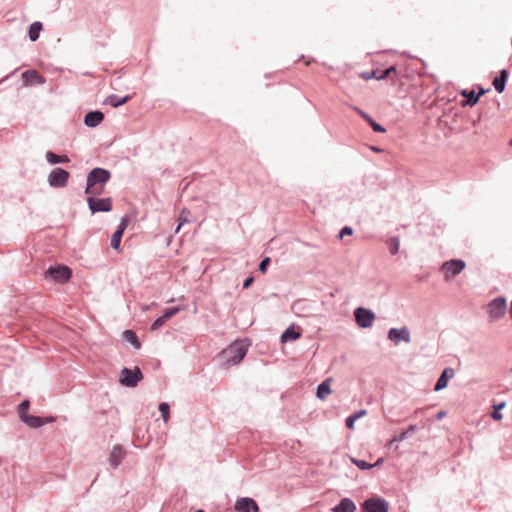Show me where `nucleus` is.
I'll return each instance as SVG.
<instances>
[{
	"label": "nucleus",
	"instance_id": "f257e3e1",
	"mask_svg": "<svg viewBox=\"0 0 512 512\" xmlns=\"http://www.w3.org/2000/svg\"><path fill=\"white\" fill-rule=\"evenodd\" d=\"M111 173L105 168H93L87 175L85 194L100 195L104 191L105 184L110 180Z\"/></svg>",
	"mask_w": 512,
	"mask_h": 512
},
{
	"label": "nucleus",
	"instance_id": "f03ea898",
	"mask_svg": "<svg viewBox=\"0 0 512 512\" xmlns=\"http://www.w3.org/2000/svg\"><path fill=\"white\" fill-rule=\"evenodd\" d=\"M249 344L243 341H235L221 352V358L225 366L230 367L239 364L248 352Z\"/></svg>",
	"mask_w": 512,
	"mask_h": 512
},
{
	"label": "nucleus",
	"instance_id": "7ed1b4c3",
	"mask_svg": "<svg viewBox=\"0 0 512 512\" xmlns=\"http://www.w3.org/2000/svg\"><path fill=\"white\" fill-rule=\"evenodd\" d=\"M143 379V374L139 367L129 369L124 367L121 371L119 382L125 387H135Z\"/></svg>",
	"mask_w": 512,
	"mask_h": 512
},
{
	"label": "nucleus",
	"instance_id": "20e7f679",
	"mask_svg": "<svg viewBox=\"0 0 512 512\" xmlns=\"http://www.w3.org/2000/svg\"><path fill=\"white\" fill-rule=\"evenodd\" d=\"M389 503L380 497H370L361 503V512H388Z\"/></svg>",
	"mask_w": 512,
	"mask_h": 512
},
{
	"label": "nucleus",
	"instance_id": "39448f33",
	"mask_svg": "<svg viewBox=\"0 0 512 512\" xmlns=\"http://www.w3.org/2000/svg\"><path fill=\"white\" fill-rule=\"evenodd\" d=\"M70 173L62 168H54L48 175L47 181L52 188H64L67 186Z\"/></svg>",
	"mask_w": 512,
	"mask_h": 512
},
{
	"label": "nucleus",
	"instance_id": "423d86ee",
	"mask_svg": "<svg viewBox=\"0 0 512 512\" xmlns=\"http://www.w3.org/2000/svg\"><path fill=\"white\" fill-rule=\"evenodd\" d=\"M96 195H89L87 204L92 214L98 212H109L112 210L111 198H95Z\"/></svg>",
	"mask_w": 512,
	"mask_h": 512
},
{
	"label": "nucleus",
	"instance_id": "0eeeda50",
	"mask_svg": "<svg viewBox=\"0 0 512 512\" xmlns=\"http://www.w3.org/2000/svg\"><path fill=\"white\" fill-rule=\"evenodd\" d=\"M47 275L54 281L64 284L70 280L72 271L69 267L64 265L50 266L47 270Z\"/></svg>",
	"mask_w": 512,
	"mask_h": 512
},
{
	"label": "nucleus",
	"instance_id": "6e6552de",
	"mask_svg": "<svg viewBox=\"0 0 512 512\" xmlns=\"http://www.w3.org/2000/svg\"><path fill=\"white\" fill-rule=\"evenodd\" d=\"M354 317L357 325L361 328H369L375 319V314L370 309L358 307L354 311Z\"/></svg>",
	"mask_w": 512,
	"mask_h": 512
},
{
	"label": "nucleus",
	"instance_id": "1a4fd4ad",
	"mask_svg": "<svg viewBox=\"0 0 512 512\" xmlns=\"http://www.w3.org/2000/svg\"><path fill=\"white\" fill-rule=\"evenodd\" d=\"M487 309H488V313L491 318L499 319L500 317H502L505 314V312L507 310L506 299L503 297H498V298L493 299L488 304Z\"/></svg>",
	"mask_w": 512,
	"mask_h": 512
},
{
	"label": "nucleus",
	"instance_id": "9d476101",
	"mask_svg": "<svg viewBox=\"0 0 512 512\" xmlns=\"http://www.w3.org/2000/svg\"><path fill=\"white\" fill-rule=\"evenodd\" d=\"M234 510L236 512H259L260 509L254 499L250 497H241L236 500Z\"/></svg>",
	"mask_w": 512,
	"mask_h": 512
},
{
	"label": "nucleus",
	"instance_id": "9b49d317",
	"mask_svg": "<svg viewBox=\"0 0 512 512\" xmlns=\"http://www.w3.org/2000/svg\"><path fill=\"white\" fill-rule=\"evenodd\" d=\"M397 69L396 66H390L384 70H373L370 72H362L360 74V77L364 80H370V79H377V80H384L389 78L392 74H396Z\"/></svg>",
	"mask_w": 512,
	"mask_h": 512
},
{
	"label": "nucleus",
	"instance_id": "f8f14e48",
	"mask_svg": "<svg viewBox=\"0 0 512 512\" xmlns=\"http://www.w3.org/2000/svg\"><path fill=\"white\" fill-rule=\"evenodd\" d=\"M22 80L24 86L30 85H43L46 82V79L43 75H41L37 70L31 69L26 70L22 73Z\"/></svg>",
	"mask_w": 512,
	"mask_h": 512
},
{
	"label": "nucleus",
	"instance_id": "ddd939ff",
	"mask_svg": "<svg viewBox=\"0 0 512 512\" xmlns=\"http://www.w3.org/2000/svg\"><path fill=\"white\" fill-rule=\"evenodd\" d=\"M388 339L395 344H398L400 341L409 343L411 341L410 331L407 327H402L401 329L391 328L388 331Z\"/></svg>",
	"mask_w": 512,
	"mask_h": 512
},
{
	"label": "nucleus",
	"instance_id": "4468645a",
	"mask_svg": "<svg viewBox=\"0 0 512 512\" xmlns=\"http://www.w3.org/2000/svg\"><path fill=\"white\" fill-rule=\"evenodd\" d=\"M126 451L122 445H115L109 456V463L113 468H117L124 460Z\"/></svg>",
	"mask_w": 512,
	"mask_h": 512
},
{
	"label": "nucleus",
	"instance_id": "2eb2a0df",
	"mask_svg": "<svg viewBox=\"0 0 512 512\" xmlns=\"http://www.w3.org/2000/svg\"><path fill=\"white\" fill-rule=\"evenodd\" d=\"M465 262L461 259H451L444 262L442 268L446 272H450L453 276L460 274L465 269Z\"/></svg>",
	"mask_w": 512,
	"mask_h": 512
},
{
	"label": "nucleus",
	"instance_id": "dca6fc26",
	"mask_svg": "<svg viewBox=\"0 0 512 512\" xmlns=\"http://www.w3.org/2000/svg\"><path fill=\"white\" fill-rule=\"evenodd\" d=\"M454 375H455V372H454L453 368H451V367L445 368L442 371L441 375L439 376V378L434 386V390L440 391V390L446 388L448 385L449 379L453 378Z\"/></svg>",
	"mask_w": 512,
	"mask_h": 512
},
{
	"label": "nucleus",
	"instance_id": "f3484780",
	"mask_svg": "<svg viewBox=\"0 0 512 512\" xmlns=\"http://www.w3.org/2000/svg\"><path fill=\"white\" fill-rule=\"evenodd\" d=\"M103 119H104V114L101 111H99V110L90 111V112L86 113V115L84 117V123L88 127H96L103 121Z\"/></svg>",
	"mask_w": 512,
	"mask_h": 512
},
{
	"label": "nucleus",
	"instance_id": "a211bd4d",
	"mask_svg": "<svg viewBox=\"0 0 512 512\" xmlns=\"http://www.w3.org/2000/svg\"><path fill=\"white\" fill-rule=\"evenodd\" d=\"M357 509L356 504L350 498H342L340 502L335 505L332 512H355Z\"/></svg>",
	"mask_w": 512,
	"mask_h": 512
},
{
	"label": "nucleus",
	"instance_id": "6ab92c4d",
	"mask_svg": "<svg viewBox=\"0 0 512 512\" xmlns=\"http://www.w3.org/2000/svg\"><path fill=\"white\" fill-rule=\"evenodd\" d=\"M21 421L31 428H39V427L43 426L45 423L52 421V418L44 419L43 417L34 416V415L29 414L28 416L23 418Z\"/></svg>",
	"mask_w": 512,
	"mask_h": 512
},
{
	"label": "nucleus",
	"instance_id": "aec40b11",
	"mask_svg": "<svg viewBox=\"0 0 512 512\" xmlns=\"http://www.w3.org/2000/svg\"><path fill=\"white\" fill-rule=\"evenodd\" d=\"M509 76V72L506 69L500 71V74L493 80V86L495 90L502 93L505 90L506 82Z\"/></svg>",
	"mask_w": 512,
	"mask_h": 512
},
{
	"label": "nucleus",
	"instance_id": "412c9836",
	"mask_svg": "<svg viewBox=\"0 0 512 512\" xmlns=\"http://www.w3.org/2000/svg\"><path fill=\"white\" fill-rule=\"evenodd\" d=\"M331 382L332 378H327L324 381H322L318 386L316 390V396L324 400L326 397L332 392L331 391Z\"/></svg>",
	"mask_w": 512,
	"mask_h": 512
},
{
	"label": "nucleus",
	"instance_id": "4be33fe9",
	"mask_svg": "<svg viewBox=\"0 0 512 512\" xmlns=\"http://www.w3.org/2000/svg\"><path fill=\"white\" fill-rule=\"evenodd\" d=\"M45 157L47 162L51 165L70 162V158L67 155H58L53 151H47Z\"/></svg>",
	"mask_w": 512,
	"mask_h": 512
},
{
	"label": "nucleus",
	"instance_id": "5701e85b",
	"mask_svg": "<svg viewBox=\"0 0 512 512\" xmlns=\"http://www.w3.org/2000/svg\"><path fill=\"white\" fill-rule=\"evenodd\" d=\"M485 93V90L480 88V91L478 93H476L474 90H470V91H467V90H463L462 91V95L467 99V104L470 105V106H473L475 105L480 96L483 95Z\"/></svg>",
	"mask_w": 512,
	"mask_h": 512
},
{
	"label": "nucleus",
	"instance_id": "b1692460",
	"mask_svg": "<svg viewBox=\"0 0 512 512\" xmlns=\"http://www.w3.org/2000/svg\"><path fill=\"white\" fill-rule=\"evenodd\" d=\"M131 99L130 95H126L124 97H120L116 94H111L107 97L106 102L112 107H119L127 103Z\"/></svg>",
	"mask_w": 512,
	"mask_h": 512
},
{
	"label": "nucleus",
	"instance_id": "393cba45",
	"mask_svg": "<svg viewBox=\"0 0 512 512\" xmlns=\"http://www.w3.org/2000/svg\"><path fill=\"white\" fill-rule=\"evenodd\" d=\"M300 337H301V333L299 331L295 330L294 326H290L282 333L281 341L283 343H286L289 341H295Z\"/></svg>",
	"mask_w": 512,
	"mask_h": 512
},
{
	"label": "nucleus",
	"instance_id": "a878e982",
	"mask_svg": "<svg viewBox=\"0 0 512 512\" xmlns=\"http://www.w3.org/2000/svg\"><path fill=\"white\" fill-rule=\"evenodd\" d=\"M43 29V24L39 21L33 22L29 26L28 36L30 41L35 42L39 39L40 31Z\"/></svg>",
	"mask_w": 512,
	"mask_h": 512
},
{
	"label": "nucleus",
	"instance_id": "bb28decb",
	"mask_svg": "<svg viewBox=\"0 0 512 512\" xmlns=\"http://www.w3.org/2000/svg\"><path fill=\"white\" fill-rule=\"evenodd\" d=\"M367 414V411L362 409V410H359L353 414H351L350 416H348L345 420V425L348 429H353L354 428V423L355 421H357L358 419H360L361 417L365 416Z\"/></svg>",
	"mask_w": 512,
	"mask_h": 512
},
{
	"label": "nucleus",
	"instance_id": "cd10ccee",
	"mask_svg": "<svg viewBox=\"0 0 512 512\" xmlns=\"http://www.w3.org/2000/svg\"><path fill=\"white\" fill-rule=\"evenodd\" d=\"M124 339L131 343L135 348H140L141 343L137 334L133 330H125L123 333Z\"/></svg>",
	"mask_w": 512,
	"mask_h": 512
},
{
	"label": "nucleus",
	"instance_id": "c85d7f7f",
	"mask_svg": "<svg viewBox=\"0 0 512 512\" xmlns=\"http://www.w3.org/2000/svg\"><path fill=\"white\" fill-rule=\"evenodd\" d=\"M416 430H417V426L416 425H410L406 430H404L401 433L395 435L391 439V442H401V441L405 440L409 436V434L411 432H414Z\"/></svg>",
	"mask_w": 512,
	"mask_h": 512
},
{
	"label": "nucleus",
	"instance_id": "c756f323",
	"mask_svg": "<svg viewBox=\"0 0 512 512\" xmlns=\"http://www.w3.org/2000/svg\"><path fill=\"white\" fill-rule=\"evenodd\" d=\"M365 121L369 124L374 132L385 133L386 129L379 123H377L371 116H366Z\"/></svg>",
	"mask_w": 512,
	"mask_h": 512
},
{
	"label": "nucleus",
	"instance_id": "7c9ffc66",
	"mask_svg": "<svg viewBox=\"0 0 512 512\" xmlns=\"http://www.w3.org/2000/svg\"><path fill=\"white\" fill-rule=\"evenodd\" d=\"M30 407V401L28 399L23 400L18 406V415L20 420L28 416V410Z\"/></svg>",
	"mask_w": 512,
	"mask_h": 512
},
{
	"label": "nucleus",
	"instance_id": "2f4dec72",
	"mask_svg": "<svg viewBox=\"0 0 512 512\" xmlns=\"http://www.w3.org/2000/svg\"><path fill=\"white\" fill-rule=\"evenodd\" d=\"M352 462L354 463V465L356 467H358L361 470H369V469L377 466L381 462V459H378L375 464H369L366 461L359 460V459H352Z\"/></svg>",
	"mask_w": 512,
	"mask_h": 512
},
{
	"label": "nucleus",
	"instance_id": "473e14b6",
	"mask_svg": "<svg viewBox=\"0 0 512 512\" xmlns=\"http://www.w3.org/2000/svg\"><path fill=\"white\" fill-rule=\"evenodd\" d=\"M123 233L120 230H117L111 236L110 245L114 250H118L121 244Z\"/></svg>",
	"mask_w": 512,
	"mask_h": 512
},
{
	"label": "nucleus",
	"instance_id": "72a5a7b5",
	"mask_svg": "<svg viewBox=\"0 0 512 512\" xmlns=\"http://www.w3.org/2000/svg\"><path fill=\"white\" fill-rule=\"evenodd\" d=\"M159 412L161 413L163 421L166 423L170 418V406L166 402H161L159 404Z\"/></svg>",
	"mask_w": 512,
	"mask_h": 512
},
{
	"label": "nucleus",
	"instance_id": "f704fd0d",
	"mask_svg": "<svg viewBox=\"0 0 512 512\" xmlns=\"http://www.w3.org/2000/svg\"><path fill=\"white\" fill-rule=\"evenodd\" d=\"M387 244L389 246L390 253L395 255L399 251L400 242L397 237H391L388 239Z\"/></svg>",
	"mask_w": 512,
	"mask_h": 512
},
{
	"label": "nucleus",
	"instance_id": "c9c22d12",
	"mask_svg": "<svg viewBox=\"0 0 512 512\" xmlns=\"http://www.w3.org/2000/svg\"><path fill=\"white\" fill-rule=\"evenodd\" d=\"M504 406H505V402H501V403H499L497 405H494V411L492 412V418L494 420L502 419V414H501L500 410L502 408H504Z\"/></svg>",
	"mask_w": 512,
	"mask_h": 512
},
{
	"label": "nucleus",
	"instance_id": "e433bc0d",
	"mask_svg": "<svg viewBox=\"0 0 512 512\" xmlns=\"http://www.w3.org/2000/svg\"><path fill=\"white\" fill-rule=\"evenodd\" d=\"M180 311L178 307L167 308L163 313V319L169 320Z\"/></svg>",
	"mask_w": 512,
	"mask_h": 512
},
{
	"label": "nucleus",
	"instance_id": "4c0bfd02",
	"mask_svg": "<svg viewBox=\"0 0 512 512\" xmlns=\"http://www.w3.org/2000/svg\"><path fill=\"white\" fill-rule=\"evenodd\" d=\"M271 263V260L269 257H265L261 260L260 264H259V271L264 274L266 273L269 265Z\"/></svg>",
	"mask_w": 512,
	"mask_h": 512
},
{
	"label": "nucleus",
	"instance_id": "58836bf2",
	"mask_svg": "<svg viewBox=\"0 0 512 512\" xmlns=\"http://www.w3.org/2000/svg\"><path fill=\"white\" fill-rule=\"evenodd\" d=\"M166 321L167 320L163 319V316L161 315L160 317L154 320V322L151 325V330H158L166 323Z\"/></svg>",
	"mask_w": 512,
	"mask_h": 512
},
{
	"label": "nucleus",
	"instance_id": "ea45409f",
	"mask_svg": "<svg viewBox=\"0 0 512 512\" xmlns=\"http://www.w3.org/2000/svg\"><path fill=\"white\" fill-rule=\"evenodd\" d=\"M353 234V229L350 226H345L340 230L339 238L343 239L345 236Z\"/></svg>",
	"mask_w": 512,
	"mask_h": 512
},
{
	"label": "nucleus",
	"instance_id": "a19ab883",
	"mask_svg": "<svg viewBox=\"0 0 512 512\" xmlns=\"http://www.w3.org/2000/svg\"><path fill=\"white\" fill-rule=\"evenodd\" d=\"M128 226V220L126 217H122L121 220H120V223L117 227V230H120V232H122L124 234V231L125 229L127 228Z\"/></svg>",
	"mask_w": 512,
	"mask_h": 512
},
{
	"label": "nucleus",
	"instance_id": "79ce46f5",
	"mask_svg": "<svg viewBox=\"0 0 512 512\" xmlns=\"http://www.w3.org/2000/svg\"><path fill=\"white\" fill-rule=\"evenodd\" d=\"M253 282H254L253 276L246 278L243 282V288L248 289L253 284Z\"/></svg>",
	"mask_w": 512,
	"mask_h": 512
},
{
	"label": "nucleus",
	"instance_id": "37998d69",
	"mask_svg": "<svg viewBox=\"0 0 512 512\" xmlns=\"http://www.w3.org/2000/svg\"><path fill=\"white\" fill-rule=\"evenodd\" d=\"M353 109L365 120V117L366 116H370L369 114H367L366 112H364L363 110H361L360 108L358 107H353Z\"/></svg>",
	"mask_w": 512,
	"mask_h": 512
},
{
	"label": "nucleus",
	"instance_id": "c03bdc74",
	"mask_svg": "<svg viewBox=\"0 0 512 512\" xmlns=\"http://www.w3.org/2000/svg\"><path fill=\"white\" fill-rule=\"evenodd\" d=\"M445 416H446V412H445L444 410H441V411H439V412L435 415V419H436V420H441V419H443Z\"/></svg>",
	"mask_w": 512,
	"mask_h": 512
},
{
	"label": "nucleus",
	"instance_id": "a18cd8bd",
	"mask_svg": "<svg viewBox=\"0 0 512 512\" xmlns=\"http://www.w3.org/2000/svg\"><path fill=\"white\" fill-rule=\"evenodd\" d=\"M372 150H374L376 152H380L381 151L379 148H376V147H372Z\"/></svg>",
	"mask_w": 512,
	"mask_h": 512
},
{
	"label": "nucleus",
	"instance_id": "49530a36",
	"mask_svg": "<svg viewBox=\"0 0 512 512\" xmlns=\"http://www.w3.org/2000/svg\"><path fill=\"white\" fill-rule=\"evenodd\" d=\"M394 442H391V440L388 442L387 446L388 447H391L393 445Z\"/></svg>",
	"mask_w": 512,
	"mask_h": 512
},
{
	"label": "nucleus",
	"instance_id": "de8ad7c7",
	"mask_svg": "<svg viewBox=\"0 0 512 512\" xmlns=\"http://www.w3.org/2000/svg\"><path fill=\"white\" fill-rule=\"evenodd\" d=\"M508 145H509V146H512V139H510V140L508 141Z\"/></svg>",
	"mask_w": 512,
	"mask_h": 512
},
{
	"label": "nucleus",
	"instance_id": "09e8293b",
	"mask_svg": "<svg viewBox=\"0 0 512 512\" xmlns=\"http://www.w3.org/2000/svg\"><path fill=\"white\" fill-rule=\"evenodd\" d=\"M15 72H17V69H14V71L11 72V75H14Z\"/></svg>",
	"mask_w": 512,
	"mask_h": 512
},
{
	"label": "nucleus",
	"instance_id": "8fccbe9b",
	"mask_svg": "<svg viewBox=\"0 0 512 512\" xmlns=\"http://www.w3.org/2000/svg\"><path fill=\"white\" fill-rule=\"evenodd\" d=\"M15 72H17V69H14V71L11 72V75H14Z\"/></svg>",
	"mask_w": 512,
	"mask_h": 512
},
{
	"label": "nucleus",
	"instance_id": "3c124183",
	"mask_svg": "<svg viewBox=\"0 0 512 512\" xmlns=\"http://www.w3.org/2000/svg\"><path fill=\"white\" fill-rule=\"evenodd\" d=\"M15 72H17V69H14V71L11 72V75H14Z\"/></svg>",
	"mask_w": 512,
	"mask_h": 512
},
{
	"label": "nucleus",
	"instance_id": "603ef678",
	"mask_svg": "<svg viewBox=\"0 0 512 512\" xmlns=\"http://www.w3.org/2000/svg\"><path fill=\"white\" fill-rule=\"evenodd\" d=\"M196 512H204V511H203V510H201V509H199V510H197Z\"/></svg>",
	"mask_w": 512,
	"mask_h": 512
}]
</instances>
